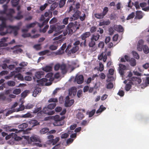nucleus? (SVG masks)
Here are the masks:
<instances>
[{"mask_svg": "<svg viewBox=\"0 0 149 149\" xmlns=\"http://www.w3.org/2000/svg\"><path fill=\"white\" fill-rule=\"evenodd\" d=\"M47 139L49 140L47 141V143L49 144L51 142L54 138V136L53 135H49L47 136Z\"/></svg>", "mask_w": 149, "mask_h": 149, "instance_id": "43", "label": "nucleus"}, {"mask_svg": "<svg viewBox=\"0 0 149 149\" xmlns=\"http://www.w3.org/2000/svg\"><path fill=\"white\" fill-rule=\"evenodd\" d=\"M19 1V0H12L11 2L13 6L15 7L17 6Z\"/></svg>", "mask_w": 149, "mask_h": 149, "instance_id": "39", "label": "nucleus"}, {"mask_svg": "<svg viewBox=\"0 0 149 149\" xmlns=\"http://www.w3.org/2000/svg\"><path fill=\"white\" fill-rule=\"evenodd\" d=\"M81 12L79 10H76L72 17L69 18V21H72L78 19L81 14Z\"/></svg>", "mask_w": 149, "mask_h": 149, "instance_id": "7", "label": "nucleus"}, {"mask_svg": "<svg viewBox=\"0 0 149 149\" xmlns=\"http://www.w3.org/2000/svg\"><path fill=\"white\" fill-rule=\"evenodd\" d=\"M6 128L7 131H9V132L15 131V132H16V131H17V130L16 129L11 128V127L8 126L6 127Z\"/></svg>", "mask_w": 149, "mask_h": 149, "instance_id": "44", "label": "nucleus"}, {"mask_svg": "<svg viewBox=\"0 0 149 149\" xmlns=\"http://www.w3.org/2000/svg\"><path fill=\"white\" fill-rule=\"evenodd\" d=\"M52 67L49 65L46 66L45 67L43 68H42L43 70L46 72H50L52 71Z\"/></svg>", "mask_w": 149, "mask_h": 149, "instance_id": "25", "label": "nucleus"}, {"mask_svg": "<svg viewBox=\"0 0 149 149\" xmlns=\"http://www.w3.org/2000/svg\"><path fill=\"white\" fill-rule=\"evenodd\" d=\"M49 52V50H45L43 51H42L39 52V55L40 56H43L45 55L46 54L48 53Z\"/></svg>", "mask_w": 149, "mask_h": 149, "instance_id": "41", "label": "nucleus"}, {"mask_svg": "<svg viewBox=\"0 0 149 149\" xmlns=\"http://www.w3.org/2000/svg\"><path fill=\"white\" fill-rule=\"evenodd\" d=\"M48 4L45 3L44 5L41 6L40 8V9L41 11L44 10L46 7L48 6Z\"/></svg>", "mask_w": 149, "mask_h": 149, "instance_id": "51", "label": "nucleus"}, {"mask_svg": "<svg viewBox=\"0 0 149 149\" xmlns=\"http://www.w3.org/2000/svg\"><path fill=\"white\" fill-rule=\"evenodd\" d=\"M91 41L89 43V46L90 47H93L95 45V43L94 40L91 39Z\"/></svg>", "mask_w": 149, "mask_h": 149, "instance_id": "50", "label": "nucleus"}, {"mask_svg": "<svg viewBox=\"0 0 149 149\" xmlns=\"http://www.w3.org/2000/svg\"><path fill=\"white\" fill-rule=\"evenodd\" d=\"M135 16V13L134 12H132L126 18L127 20H129L131 19H133Z\"/></svg>", "mask_w": 149, "mask_h": 149, "instance_id": "33", "label": "nucleus"}, {"mask_svg": "<svg viewBox=\"0 0 149 149\" xmlns=\"http://www.w3.org/2000/svg\"><path fill=\"white\" fill-rule=\"evenodd\" d=\"M6 20V18L3 16H0V21H1V23L0 24V31H3L5 28H6V31L7 33H11L13 32L14 36H17L18 33V31L20 29V26L7 25L5 22Z\"/></svg>", "mask_w": 149, "mask_h": 149, "instance_id": "1", "label": "nucleus"}, {"mask_svg": "<svg viewBox=\"0 0 149 149\" xmlns=\"http://www.w3.org/2000/svg\"><path fill=\"white\" fill-rule=\"evenodd\" d=\"M79 47L78 46H74L69 51L68 54H74L76 53L79 50Z\"/></svg>", "mask_w": 149, "mask_h": 149, "instance_id": "15", "label": "nucleus"}, {"mask_svg": "<svg viewBox=\"0 0 149 149\" xmlns=\"http://www.w3.org/2000/svg\"><path fill=\"white\" fill-rule=\"evenodd\" d=\"M91 36V33L89 32H86L83 33L80 36L81 39L84 40L83 42H81L80 44L81 47H86V38L89 37Z\"/></svg>", "mask_w": 149, "mask_h": 149, "instance_id": "4", "label": "nucleus"}, {"mask_svg": "<svg viewBox=\"0 0 149 149\" xmlns=\"http://www.w3.org/2000/svg\"><path fill=\"white\" fill-rule=\"evenodd\" d=\"M131 82L132 83L133 85H137L140 84L141 82V78L139 77H133L131 78Z\"/></svg>", "mask_w": 149, "mask_h": 149, "instance_id": "8", "label": "nucleus"}, {"mask_svg": "<svg viewBox=\"0 0 149 149\" xmlns=\"http://www.w3.org/2000/svg\"><path fill=\"white\" fill-rule=\"evenodd\" d=\"M143 49L145 53L147 54L149 53V49L147 46L146 45H143Z\"/></svg>", "mask_w": 149, "mask_h": 149, "instance_id": "31", "label": "nucleus"}, {"mask_svg": "<svg viewBox=\"0 0 149 149\" xmlns=\"http://www.w3.org/2000/svg\"><path fill=\"white\" fill-rule=\"evenodd\" d=\"M100 37V35L98 34H94L92 35L91 39L95 41H96L99 39Z\"/></svg>", "mask_w": 149, "mask_h": 149, "instance_id": "24", "label": "nucleus"}, {"mask_svg": "<svg viewBox=\"0 0 149 149\" xmlns=\"http://www.w3.org/2000/svg\"><path fill=\"white\" fill-rule=\"evenodd\" d=\"M74 102V100L73 99L68 101H65V106L67 107H70L73 104Z\"/></svg>", "mask_w": 149, "mask_h": 149, "instance_id": "20", "label": "nucleus"}, {"mask_svg": "<svg viewBox=\"0 0 149 149\" xmlns=\"http://www.w3.org/2000/svg\"><path fill=\"white\" fill-rule=\"evenodd\" d=\"M99 63L100 66L99 70L101 72L104 70V65L101 62L99 61Z\"/></svg>", "mask_w": 149, "mask_h": 149, "instance_id": "54", "label": "nucleus"}, {"mask_svg": "<svg viewBox=\"0 0 149 149\" xmlns=\"http://www.w3.org/2000/svg\"><path fill=\"white\" fill-rule=\"evenodd\" d=\"M65 36L64 35L61 34L59 35L58 36L54 38L53 40H57V41L54 42H53V44L56 45L58 44H60L61 42V40L62 38H63V37Z\"/></svg>", "mask_w": 149, "mask_h": 149, "instance_id": "10", "label": "nucleus"}, {"mask_svg": "<svg viewBox=\"0 0 149 149\" xmlns=\"http://www.w3.org/2000/svg\"><path fill=\"white\" fill-rule=\"evenodd\" d=\"M58 6V4L56 2H54L51 6V8L52 9L54 10Z\"/></svg>", "mask_w": 149, "mask_h": 149, "instance_id": "48", "label": "nucleus"}, {"mask_svg": "<svg viewBox=\"0 0 149 149\" xmlns=\"http://www.w3.org/2000/svg\"><path fill=\"white\" fill-rule=\"evenodd\" d=\"M53 73L52 72H49L47 73L45 76V78H42L40 80H37V82L40 83V84L42 85L44 82H46L45 85L46 86L50 85L52 84V81H53L54 79L53 76Z\"/></svg>", "mask_w": 149, "mask_h": 149, "instance_id": "3", "label": "nucleus"}, {"mask_svg": "<svg viewBox=\"0 0 149 149\" xmlns=\"http://www.w3.org/2000/svg\"><path fill=\"white\" fill-rule=\"evenodd\" d=\"M49 19V18H47L45 20H44L42 23L41 24H40L39 23H38V25L39 27L41 28L44 25L48 23Z\"/></svg>", "mask_w": 149, "mask_h": 149, "instance_id": "26", "label": "nucleus"}, {"mask_svg": "<svg viewBox=\"0 0 149 149\" xmlns=\"http://www.w3.org/2000/svg\"><path fill=\"white\" fill-rule=\"evenodd\" d=\"M109 9L107 7H105L103 9V12L101 13H96L94 14L95 17L97 19H103L108 12Z\"/></svg>", "mask_w": 149, "mask_h": 149, "instance_id": "5", "label": "nucleus"}, {"mask_svg": "<svg viewBox=\"0 0 149 149\" xmlns=\"http://www.w3.org/2000/svg\"><path fill=\"white\" fill-rule=\"evenodd\" d=\"M17 78L19 80L22 81L24 79L23 76L20 74H18L15 75L14 78Z\"/></svg>", "mask_w": 149, "mask_h": 149, "instance_id": "28", "label": "nucleus"}, {"mask_svg": "<svg viewBox=\"0 0 149 149\" xmlns=\"http://www.w3.org/2000/svg\"><path fill=\"white\" fill-rule=\"evenodd\" d=\"M84 77L82 75H76L74 79V81L78 84H81L84 82Z\"/></svg>", "mask_w": 149, "mask_h": 149, "instance_id": "9", "label": "nucleus"}, {"mask_svg": "<svg viewBox=\"0 0 149 149\" xmlns=\"http://www.w3.org/2000/svg\"><path fill=\"white\" fill-rule=\"evenodd\" d=\"M59 140L60 138L58 137H56L54 139H53L49 144L50 145L52 144V145H55L59 141Z\"/></svg>", "mask_w": 149, "mask_h": 149, "instance_id": "19", "label": "nucleus"}, {"mask_svg": "<svg viewBox=\"0 0 149 149\" xmlns=\"http://www.w3.org/2000/svg\"><path fill=\"white\" fill-rule=\"evenodd\" d=\"M97 30V27L95 26H92L90 29V31L91 33L95 32Z\"/></svg>", "mask_w": 149, "mask_h": 149, "instance_id": "63", "label": "nucleus"}, {"mask_svg": "<svg viewBox=\"0 0 149 149\" xmlns=\"http://www.w3.org/2000/svg\"><path fill=\"white\" fill-rule=\"evenodd\" d=\"M49 102H58V100L56 98H51L48 100Z\"/></svg>", "mask_w": 149, "mask_h": 149, "instance_id": "60", "label": "nucleus"}, {"mask_svg": "<svg viewBox=\"0 0 149 149\" xmlns=\"http://www.w3.org/2000/svg\"><path fill=\"white\" fill-rule=\"evenodd\" d=\"M36 25V24L35 22L31 23L29 24L26 25V27L27 29H29L31 28L34 27Z\"/></svg>", "mask_w": 149, "mask_h": 149, "instance_id": "42", "label": "nucleus"}, {"mask_svg": "<svg viewBox=\"0 0 149 149\" xmlns=\"http://www.w3.org/2000/svg\"><path fill=\"white\" fill-rule=\"evenodd\" d=\"M65 117H60V116L58 115H56L54 117V120L55 121L54 123V124L55 126H60L62 125V124L60 123V121L64 119Z\"/></svg>", "mask_w": 149, "mask_h": 149, "instance_id": "6", "label": "nucleus"}, {"mask_svg": "<svg viewBox=\"0 0 149 149\" xmlns=\"http://www.w3.org/2000/svg\"><path fill=\"white\" fill-rule=\"evenodd\" d=\"M55 29L56 27L54 25H51L50 26V29L48 31V33L50 34L52 33Z\"/></svg>", "mask_w": 149, "mask_h": 149, "instance_id": "40", "label": "nucleus"}, {"mask_svg": "<svg viewBox=\"0 0 149 149\" xmlns=\"http://www.w3.org/2000/svg\"><path fill=\"white\" fill-rule=\"evenodd\" d=\"M28 126V124L25 123H23L22 124L19 125V128H20L21 129H25Z\"/></svg>", "mask_w": 149, "mask_h": 149, "instance_id": "36", "label": "nucleus"}, {"mask_svg": "<svg viewBox=\"0 0 149 149\" xmlns=\"http://www.w3.org/2000/svg\"><path fill=\"white\" fill-rule=\"evenodd\" d=\"M132 53L135 58L137 59H138L139 58V56L138 54L136 52L133 51L132 52Z\"/></svg>", "mask_w": 149, "mask_h": 149, "instance_id": "47", "label": "nucleus"}, {"mask_svg": "<svg viewBox=\"0 0 149 149\" xmlns=\"http://www.w3.org/2000/svg\"><path fill=\"white\" fill-rule=\"evenodd\" d=\"M28 92V91L27 90H26L23 92L21 94V96L22 97H25L27 95V93Z\"/></svg>", "mask_w": 149, "mask_h": 149, "instance_id": "56", "label": "nucleus"}, {"mask_svg": "<svg viewBox=\"0 0 149 149\" xmlns=\"http://www.w3.org/2000/svg\"><path fill=\"white\" fill-rule=\"evenodd\" d=\"M29 123L31 125H32V127H33L39 125V123L38 121L36 120H32L29 121Z\"/></svg>", "mask_w": 149, "mask_h": 149, "instance_id": "16", "label": "nucleus"}, {"mask_svg": "<svg viewBox=\"0 0 149 149\" xmlns=\"http://www.w3.org/2000/svg\"><path fill=\"white\" fill-rule=\"evenodd\" d=\"M95 110L94 109L89 112V117H92L95 114Z\"/></svg>", "mask_w": 149, "mask_h": 149, "instance_id": "57", "label": "nucleus"}, {"mask_svg": "<svg viewBox=\"0 0 149 149\" xmlns=\"http://www.w3.org/2000/svg\"><path fill=\"white\" fill-rule=\"evenodd\" d=\"M69 136L68 134L65 133L61 134V139H65L67 138Z\"/></svg>", "mask_w": 149, "mask_h": 149, "instance_id": "64", "label": "nucleus"}, {"mask_svg": "<svg viewBox=\"0 0 149 149\" xmlns=\"http://www.w3.org/2000/svg\"><path fill=\"white\" fill-rule=\"evenodd\" d=\"M143 16L141 11H137L136 12V15L135 18L140 19L143 18Z\"/></svg>", "mask_w": 149, "mask_h": 149, "instance_id": "21", "label": "nucleus"}, {"mask_svg": "<svg viewBox=\"0 0 149 149\" xmlns=\"http://www.w3.org/2000/svg\"><path fill=\"white\" fill-rule=\"evenodd\" d=\"M4 17L6 19L5 21V22L6 23V21L8 20H9L11 22H12L14 20V19H15L14 18V17L13 16V15H12V14H7L6 17Z\"/></svg>", "mask_w": 149, "mask_h": 149, "instance_id": "13", "label": "nucleus"}, {"mask_svg": "<svg viewBox=\"0 0 149 149\" xmlns=\"http://www.w3.org/2000/svg\"><path fill=\"white\" fill-rule=\"evenodd\" d=\"M44 72L43 71L37 72L35 73V76L38 79L41 78L42 76L44 75Z\"/></svg>", "mask_w": 149, "mask_h": 149, "instance_id": "18", "label": "nucleus"}, {"mask_svg": "<svg viewBox=\"0 0 149 149\" xmlns=\"http://www.w3.org/2000/svg\"><path fill=\"white\" fill-rule=\"evenodd\" d=\"M114 29L118 31L121 32L123 31V29L122 26L120 25H115L114 26Z\"/></svg>", "mask_w": 149, "mask_h": 149, "instance_id": "14", "label": "nucleus"}, {"mask_svg": "<svg viewBox=\"0 0 149 149\" xmlns=\"http://www.w3.org/2000/svg\"><path fill=\"white\" fill-rule=\"evenodd\" d=\"M58 44L56 45H50L49 47V48L51 50L53 51L56 50L58 47Z\"/></svg>", "mask_w": 149, "mask_h": 149, "instance_id": "29", "label": "nucleus"}, {"mask_svg": "<svg viewBox=\"0 0 149 149\" xmlns=\"http://www.w3.org/2000/svg\"><path fill=\"white\" fill-rule=\"evenodd\" d=\"M7 84L9 86L13 87L15 86V83L14 81L12 80H10L7 82Z\"/></svg>", "mask_w": 149, "mask_h": 149, "instance_id": "32", "label": "nucleus"}, {"mask_svg": "<svg viewBox=\"0 0 149 149\" xmlns=\"http://www.w3.org/2000/svg\"><path fill=\"white\" fill-rule=\"evenodd\" d=\"M42 110V108L40 107L37 108L35 109L33 111V113H38L40 111Z\"/></svg>", "mask_w": 149, "mask_h": 149, "instance_id": "62", "label": "nucleus"}, {"mask_svg": "<svg viewBox=\"0 0 149 149\" xmlns=\"http://www.w3.org/2000/svg\"><path fill=\"white\" fill-rule=\"evenodd\" d=\"M34 106V105L33 104L29 103L26 105L25 107L26 109H30L33 108Z\"/></svg>", "mask_w": 149, "mask_h": 149, "instance_id": "52", "label": "nucleus"}, {"mask_svg": "<svg viewBox=\"0 0 149 149\" xmlns=\"http://www.w3.org/2000/svg\"><path fill=\"white\" fill-rule=\"evenodd\" d=\"M60 68L61 70L62 73L65 74L67 72V70L66 68V65L65 64H62L60 65Z\"/></svg>", "mask_w": 149, "mask_h": 149, "instance_id": "17", "label": "nucleus"}, {"mask_svg": "<svg viewBox=\"0 0 149 149\" xmlns=\"http://www.w3.org/2000/svg\"><path fill=\"white\" fill-rule=\"evenodd\" d=\"M76 0H68L67 1V5H74Z\"/></svg>", "mask_w": 149, "mask_h": 149, "instance_id": "49", "label": "nucleus"}, {"mask_svg": "<svg viewBox=\"0 0 149 149\" xmlns=\"http://www.w3.org/2000/svg\"><path fill=\"white\" fill-rule=\"evenodd\" d=\"M130 61V65L131 66H134L136 65V60L134 59H132Z\"/></svg>", "mask_w": 149, "mask_h": 149, "instance_id": "46", "label": "nucleus"}, {"mask_svg": "<svg viewBox=\"0 0 149 149\" xmlns=\"http://www.w3.org/2000/svg\"><path fill=\"white\" fill-rule=\"evenodd\" d=\"M64 53V51L60 48L56 52L55 54L57 55H59L62 54Z\"/></svg>", "mask_w": 149, "mask_h": 149, "instance_id": "45", "label": "nucleus"}, {"mask_svg": "<svg viewBox=\"0 0 149 149\" xmlns=\"http://www.w3.org/2000/svg\"><path fill=\"white\" fill-rule=\"evenodd\" d=\"M16 110L15 109L9 110L6 113V116H7L9 114H11L12 113L15 112Z\"/></svg>", "mask_w": 149, "mask_h": 149, "instance_id": "59", "label": "nucleus"}, {"mask_svg": "<svg viewBox=\"0 0 149 149\" xmlns=\"http://www.w3.org/2000/svg\"><path fill=\"white\" fill-rule=\"evenodd\" d=\"M66 0H60L59 4L60 8L62 7L65 5Z\"/></svg>", "mask_w": 149, "mask_h": 149, "instance_id": "35", "label": "nucleus"}, {"mask_svg": "<svg viewBox=\"0 0 149 149\" xmlns=\"http://www.w3.org/2000/svg\"><path fill=\"white\" fill-rule=\"evenodd\" d=\"M77 22L76 21L75 23L70 22L67 26L66 29L63 33L64 36H65L68 33L69 35H71L75 32L77 29H79L80 24L77 25Z\"/></svg>", "mask_w": 149, "mask_h": 149, "instance_id": "2", "label": "nucleus"}, {"mask_svg": "<svg viewBox=\"0 0 149 149\" xmlns=\"http://www.w3.org/2000/svg\"><path fill=\"white\" fill-rule=\"evenodd\" d=\"M56 104L55 103L50 104L47 106L48 107L49 109H54L56 107Z\"/></svg>", "mask_w": 149, "mask_h": 149, "instance_id": "37", "label": "nucleus"}, {"mask_svg": "<svg viewBox=\"0 0 149 149\" xmlns=\"http://www.w3.org/2000/svg\"><path fill=\"white\" fill-rule=\"evenodd\" d=\"M21 93V90L19 88H16L13 91V93L16 95H18Z\"/></svg>", "mask_w": 149, "mask_h": 149, "instance_id": "38", "label": "nucleus"}, {"mask_svg": "<svg viewBox=\"0 0 149 149\" xmlns=\"http://www.w3.org/2000/svg\"><path fill=\"white\" fill-rule=\"evenodd\" d=\"M22 13V11H18L17 15L14 18L17 20L21 19L23 17V15H21Z\"/></svg>", "mask_w": 149, "mask_h": 149, "instance_id": "22", "label": "nucleus"}, {"mask_svg": "<svg viewBox=\"0 0 149 149\" xmlns=\"http://www.w3.org/2000/svg\"><path fill=\"white\" fill-rule=\"evenodd\" d=\"M41 91V89L40 88H37L35 89L33 92V95L34 97H36L37 95L39 93H40Z\"/></svg>", "mask_w": 149, "mask_h": 149, "instance_id": "27", "label": "nucleus"}, {"mask_svg": "<svg viewBox=\"0 0 149 149\" xmlns=\"http://www.w3.org/2000/svg\"><path fill=\"white\" fill-rule=\"evenodd\" d=\"M119 68L125 70H126L127 67L125 65H124L120 64H119Z\"/></svg>", "mask_w": 149, "mask_h": 149, "instance_id": "58", "label": "nucleus"}, {"mask_svg": "<svg viewBox=\"0 0 149 149\" xmlns=\"http://www.w3.org/2000/svg\"><path fill=\"white\" fill-rule=\"evenodd\" d=\"M69 17H66L64 18L63 21V23L65 25L67 24L68 23V19H69Z\"/></svg>", "mask_w": 149, "mask_h": 149, "instance_id": "61", "label": "nucleus"}, {"mask_svg": "<svg viewBox=\"0 0 149 149\" xmlns=\"http://www.w3.org/2000/svg\"><path fill=\"white\" fill-rule=\"evenodd\" d=\"M77 92V89L74 87H72L69 90V95L71 96L73 95H75Z\"/></svg>", "mask_w": 149, "mask_h": 149, "instance_id": "12", "label": "nucleus"}, {"mask_svg": "<svg viewBox=\"0 0 149 149\" xmlns=\"http://www.w3.org/2000/svg\"><path fill=\"white\" fill-rule=\"evenodd\" d=\"M49 130V129L47 127L42 128L40 131V133L42 134H44L48 132Z\"/></svg>", "mask_w": 149, "mask_h": 149, "instance_id": "30", "label": "nucleus"}, {"mask_svg": "<svg viewBox=\"0 0 149 149\" xmlns=\"http://www.w3.org/2000/svg\"><path fill=\"white\" fill-rule=\"evenodd\" d=\"M132 85V83L131 81H130L129 83L126 84L125 87V90L127 91H129L131 88Z\"/></svg>", "mask_w": 149, "mask_h": 149, "instance_id": "23", "label": "nucleus"}, {"mask_svg": "<svg viewBox=\"0 0 149 149\" xmlns=\"http://www.w3.org/2000/svg\"><path fill=\"white\" fill-rule=\"evenodd\" d=\"M30 140L32 142H36L38 141V139L35 136H31L30 138Z\"/></svg>", "mask_w": 149, "mask_h": 149, "instance_id": "55", "label": "nucleus"}, {"mask_svg": "<svg viewBox=\"0 0 149 149\" xmlns=\"http://www.w3.org/2000/svg\"><path fill=\"white\" fill-rule=\"evenodd\" d=\"M76 117L77 118L81 120L84 118V116L82 113L79 112L77 115Z\"/></svg>", "mask_w": 149, "mask_h": 149, "instance_id": "34", "label": "nucleus"}, {"mask_svg": "<svg viewBox=\"0 0 149 149\" xmlns=\"http://www.w3.org/2000/svg\"><path fill=\"white\" fill-rule=\"evenodd\" d=\"M42 110L44 113L47 114L49 115H53L55 113V111L54 110H50L49 108H48V107H44Z\"/></svg>", "mask_w": 149, "mask_h": 149, "instance_id": "11", "label": "nucleus"}, {"mask_svg": "<svg viewBox=\"0 0 149 149\" xmlns=\"http://www.w3.org/2000/svg\"><path fill=\"white\" fill-rule=\"evenodd\" d=\"M113 84L111 82H109L107 85L106 87L108 89H111L113 87Z\"/></svg>", "mask_w": 149, "mask_h": 149, "instance_id": "53", "label": "nucleus"}]
</instances>
